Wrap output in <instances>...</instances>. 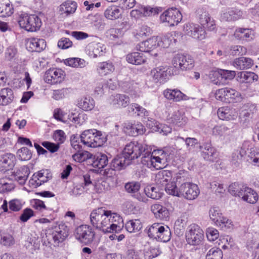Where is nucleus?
<instances>
[{
	"instance_id": "f257e3e1",
	"label": "nucleus",
	"mask_w": 259,
	"mask_h": 259,
	"mask_svg": "<svg viewBox=\"0 0 259 259\" xmlns=\"http://www.w3.org/2000/svg\"><path fill=\"white\" fill-rule=\"evenodd\" d=\"M110 210H105L102 207L95 209L90 213L91 224L96 229L107 233L108 227L110 223Z\"/></svg>"
},
{
	"instance_id": "f03ea898",
	"label": "nucleus",
	"mask_w": 259,
	"mask_h": 259,
	"mask_svg": "<svg viewBox=\"0 0 259 259\" xmlns=\"http://www.w3.org/2000/svg\"><path fill=\"white\" fill-rule=\"evenodd\" d=\"M106 141V139L102 132L96 129L87 130L81 133L82 144L87 147H101Z\"/></svg>"
},
{
	"instance_id": "7ed1b4c3",
	"label": "nucleus",
	"mask_w": 259,
	"mask_h": 259,
	"mask_svg": "<svg viewBox=\"0 0 259 259\" xmlns=\"http://www.w3.org/2000/svg\"><path fill=\"white\" fill-rule=\"evenodd\" d=\"M18 23L21 28L30 32L37 31L42 25L41 20L38 16L26 13L20 16Z\"/></svg>"
},
{
	"instance_id": "20e7f679",
	"label": "nucleus",
	"mask_w": 259,
	"mask_h": 259,
	"mask_svg": "<svg viewBox=\"0 0 259 259\" xmlns=\"http://www.w3.org/2000/svg\"><path fill=\"white\" fill-rule=\"evenodd\" d=\"M146 147V145L137 141H132L125 145L122 152L131 162V160L137 159L141 156L142 157L145 156L144 153L149 151Z\"/></svg>"
},
{
	"instance_id": "39448f33",
	"label": "nucleus",
	"mask_w": 259,
	"mask_h": 259,
	"mask_svg": "<svg viewBox=\"0 0 259 259\" xmlns=\"http://www.w3.org/2000/svg\"><path fill=\"white\" fill-rule=\"evenodd\" d=\"M130 163V162L122 152L117 155L112 160L109 167L104 169V175L107 177H112L113 175H115V170L124 169Z\"/></svg>"
},
{
	"instance_id": "423d86ee",
	"label": "nucleus",
	"mask_w": 259,
	"mask_h": 259,
	"mask_svg": "<svg viewBox=\"0 0 259 259\" xmlns=\"http://www.w3.org/2000/svg\"><path fill=\"white\" fill-rule=\"evenodd\" d=\"M171 64L176 69L182 71L192 69L195 65L193 58L188 54H178L172 59Z\"/></svg>"
},
{
	"instance_id": "0eeeda50",
	"label": "nucleus",
	"mask_w": 259,
	"mask_h": 259,
	"mask_svg": "<svg viewBox=\"0 0 259 259\" xmlns=\"http://www.w3.org/2000/svg\"><path fill=\"white\" fill-rule=\"evenodd\" d=\"M74 235L79 242L87 245L93 242L95 233L90 226L82 225L76 228Z\"/></svg>"
},
{
	"instance_id": "6e6552de",
	"label": "nucleus",
	"mask_w": 259,
	"mask_h": 259,
	"mask_svg": "<svg viewBox=\"0 0 259 259\" xmlns=\"http://www.w3.org/2000/svg\"><path fill=\"white\" fill-rule=\"evenodd\" d=\"M182 15L176 8H171L164 11L160 16V21L169 26L178 25L182 20Z\"/></svg>"
},
{
	"instance_id": "1a4fd4ad",
	"label": "nucleus",
	"mask_w": 259,
	"mask_h": 259,
	"mask_svg": "<svg viewBox=\"0 0 259 259\" xmlns=\"http://www.w3.org/2000/svg\"><path fill=\"white\" fill-rule=\"evenodd\" d=\"M50 235L55 245H58L68 237L69 228L62 222L57 223L50 230Z\"/></svg>"
},
{
	"instance_id": "9d476101",
	"label": "nucleus",
	"mask_w": 259,
	"mask_h": 259,
	"mask_svg": "<svg viewBox=\"0 0 259 259\" xmlns=\"http://www.w3.org/2000/svg\"><path fill=\"white\" fill-rule=\"evenodd\" d=\"M200 193L198 186L192 183H183L179 186L178 197L188 200L196 199Z\"/></svg>"
},
{
	"instance_id": "9b49d317",
	"label": "nucleus",
	"mask_w": 259,
	"mask_h": 259,
	"mask_svg": "<svg viewBox=\"0 0 259 259\" xmlns=\"http://www.w3.org/2000/svg\"><path fill=\"white\" fill-rule=\"evenodd\" d=\"M186 238L189 244L198 245L203 239V231L198 225L192 224L189 226Z\"/></svg>"
},
{
	"instance_id": "f8f14e48",
	"label": "nucleus",
	"mask_w": 259,
	"mask_h": 259,
	"mask_svg": "<svg viewBox=\"0 0 259 259\" xmlns=\"http://www.w3.org/2000/svg\"><path fill=\"white\" fill-rule=\"evenodd\" d=\"M65 76V72L60 68H50L45 72L44 80L49 84H56L62 82Z\"/></svg>"
},
{
	"instance_id": "ddd939ff",
	"label": "nucleus",
	"mask_w": 259,
	"mask_h": 259,
	"mask_svg": "<svg viewBox=\"0 0 259 259\" xmlns=\"http://www.w3.org/2000/svg\"><path fill=\"white\" fill-rule=\"evenodd\" d=\"M52 178L51 171L44 169L34 173L29 181V185L32 188H37L47 183Z\"/></svg>"
},
{
	"instance_id": "4468645a",
	"label": "nucleus",
	"mask_w": 259,
	"mask_h": 259,
	"mask_svg": "<svg viewBox=\"0 0 259 259\" xmlns=\"http://www.w3.org/2000/svg\"><path fill=\"white\" fill-rule=\"evenodd\" d=\"M184 31L187 35L197 40H201L206 37L204 28L197 24H186L184 26Z\"/></svg>"
},
{
	"instance_id": "2eb2a0df",
	"label": "nucleus",
	"mask_w": 259,
	"mask_h": 259,
	"mask_svg": "<svg viewBox=\"0 0 259 259\" xmlns=\"http://www.w3.org/2000/svg\"><path fill=\"white\" fill-rule=\"evenodd\" d=\"M144 155L141 158V163L148 168H155L156 169H161L163 167L162 161L165 160L158 156H153L151 152L147 151L144 153Z\"/></svg>"
},
{
	"instance_id": "dca6fc26",
	"label": "nucleus",
	"mask_w": 259,
	"mask_h": 259,
	"mask_svg": "<svg viewBox=\"0 0 259 259\" xmlns=\"http://www.w3.org/2000/svg\"><path fill=\"white\" fill-rule=\"evenodd\" d=\"M30 204L33 208L43 212L46 216H49L51 220H52L56 218V210L54 208L47 207L43 201L38 199H33L30 200Z\"/></svg>"
},
{
	"instance_id": "f3484780",
	"label": "nucleus",
	"mask_w": 259,
	"mask_h": 259,
	"mask_svg": "<svg viewBox=\"0 0 259 259\" xmlns=\"http://www.w3.org/2000/svg\"><path fill=\"white\" fill-rule=\"evenodd\" d=\"M110 223L108 227L107 233H119L124 227L122 218L117 213H112L109 216Z\"/></svg>"
},
{
	"instance_id": "a211bd4d",
	"label": "nucleus",
	"mask_w": 259,
	"mask_h": 259,
	"mask_svg": "<svg viewBox=\"0 0 259 259\" xmlns=\"http://www.w3.org/2000/svg\"><path fill=\"white\" fill-rule=\"evenodd\" d=\"M236 72L234 71L220 69L218 71H212L210 74V77L213 83L218 84L220 83L221 80H231L235 76Z\"/></svg>"
},
{
	"instance_id": "6ab92c4d",
	"label": "nucleus",
	"mask_w": 259,
	"mask_h": 259,
	"mask_svg": "<svg viewBox=\"0 0 259 259\" xmlns=\"http://www.w3.org/2000/svg\"><path fill=\"white\" fill-rule=\"evenodd\" d=\"M160 40L159 36H153L139 43L136 48L141 52H150L160 46Z\"/></svg>"
},
{
	"instance_id": "aec40b11",
	"label": "nucleus",
	"mask_w": 259,
	"mask_h": 259,
	"mask_svg": "<svg viewBox=\"0 0 259 259\" xmlns=\"http://www.w3.org/2000/svg\"><path fill=\"white\" fill-rule=\"evenodd\" d=\"M201 149V156L205 160L213 162L218 157V153L215 148L212 146L210 143H205L202 146H200Z\"/></svg>"
},
{
	"instance_id": "412c9836",
	"label": "nucleus",
	"mask_w": 259,
	"mask_h": 259,
	"mask_svg": "<svg viewBox=\"0 0 259 259\" xmlns=\"http://www.w3.org/2000/svg\"><path fill=\"white\" fill-rule=\"evenodd\" d=\"M109 103L114 108H125L130 104V99L125 95L117 94L110 97Z\"/></svg>"
},
{
	"instance_id": "4be33fe9",
	"label": "nucleus",
	"mask_w": 259,
	"mask_h": 259,
	"mask_svg": "<svg viewBox=\"0 0 259 259\" xmlns=\"http://www.w3.org/2000/svg\"><path fill=\"white\" fill-rule=\"evenodd\" d=\"M162 11L160 7L152 8L150 6L141 7L139 9L133 10L131 12V16H152L157 15Z\"/></svg>"
},
{
	"instance_id": "5701e85b",
	"label": "nucleus",
	"mask_w": 259,
	"mask_h": 259,
	"mask_svg": "<svg viewBox=\"0 0 259 259\" xmlns=\"http://www.w3.org/2000/svg\"><path fill=\"white\" fill-rule=\"evenodd\" d=\"M209 216L210 220L217 226H226L228 219L223 215L220 209L218 207H211L209 210Z\"/></svg>"
},
{
	"instance_id": "b1692460",
	"label": "nucleus",
	"mask_w": 259,
	"mask_h": 259,
	"mask_svg": "<svg viewBox=\"0 0 259 259\" xmlns=\"http://www.w3.org/2000/svg\"><path fill=\"white\" fill-rule=\"evenodd\" d=\"M88 160L93 167L102 169L107 165L108 158L105 154L98 153L94 155L91 154Z\"/></svg>"
},
{
	"instance_id": "393cba45",
	"label": "nucleus",
	"mask_w": 259,
	"mask_h": 259,
	"mask_svg": "<svg viewBox=\"0 0 259 259\" xmlns=\"http://www.w3.org/2000/svg\"><path fill=\"white\" fill-rule=\"evenodd\" d=\"M243 15V12L235 8H230L223 11L221 14L222 21H232L240 19Z\"/></svg>"
},
{
	"instance_id": "a878e982",
	"label": "nucleus",
	"mask_w": 259,
	"mask_h": 259,
	"mask_svg": "<svg viewBox=\"0 0 259 259\" xmlns=\"http://www.w3.org/2000/svg\"><path fill=\"white\" fill-rule=\"evenodd\" d=\"M30 174V169L27 166H23L12 172V179H14L20 185H24Z\"/></svg>"
},
{
	"instance_id": "bb28decb",
	"label": "nucleus",
	"mask_w": 259,
	"mask_h": 259,
	"mask_svg": "<svg viewBox=\"0 0 259 259\" xmlns=\"http://www.w3.org/2000/svg\"><path fill=\"white\" fill-rule=\"evenodd\" d=\"M217 114L219 118L223 120L234 119L237 116V112L236 109L228 106L219 108Z\"/></svg>"
},
{
	"instance_id": "cd10ccee",
	"label": "nucleus",
	"mask_w": 259,
	"mask_h": 259,
	"mask_svg": "<svg viewBox=\"0 0 259 259\" xmlns=\"http://www.w3.org/2000/svg\"><path fill=\"white\" fill-rule=\"evenodd\" d=\"M240 192V195L242 199L249 203H256L258 199V195L256 192L251 188L245 186Z\"/></svg>"
},
{
	"instance_id": "c85d7f7f",
	"label": "nucleus",
	"mask_w": 259,
	"mask_h": 259,
	"mask_svg": "<svg viewBox=\"0 0 259 259\" xmlns=\"http://www.w3.org/2000/svg\"><path fill=\"white\" fill-rule=\"evenodd\" d=\"M125 132L130 136L136 137L142 135L146 131L144 125L140 122L132 123L131 122L125 123L124 126Z\"/></svg>"
},
{
	"instance_id": "c756f323",
	"label": "nucleus",
	"mask_w": 259,
	"mask_h": 259,
	"mask_svg": "<svg viewBox=\"0 0 259 259\" xmlns=\"http://www.w3.org/2000/svg\"><path fill=\"white\" fill-rule=\"evenodd\" d=\"M167 67L159 66L151 71V74L155 82L164 83L168 79Z\"/></svg>"
},
{
	"instance_id": "7c9ffc66",
	"label": "nucleus",
	"mask_w": 259,
	"mask_h": 259,
	"mask_svg": "<svg viewBox=\"0 0 259 259\" xmlns=\"http://www.w3.org/2000/svg\"><path fill=\"white\" fill-rule=\"evenodd\" d=\"M27 47L31 52H40L46 48V41L44 39L31 38L27 42Z\"/></svg>"
},
{
	"instance_id": "2f4dec72",
	"label": "nucleus",
	"mask_w": 259,
	"mask_h": 259,
	"mask_svg": "<svg viewBox=\"0 0 259 259\" xmlns=\"http://www.w3.org/2000/svg\"><path fill=\"white\" fill-rule=\"evenodd\" d=\"M234 36L239 40L249 41L253 39V31L251 29L238 27L234 31Z\"/></svg>"
},
{
	"instance_id": "473e14b6",
	"label": "nucleus",
	"mask_w": 259,
	"mask_h": 259,
	"mask_svg": "<svg viewBox=\"0 0 259 259\" xmlns=\"http://www.w3.org/2000/svg\"><path fill=\"white\" fill-rule=\"evenodd\" d=\"M141 188L140 184L138 182H131L127 183L124 185L125 191L131 194H133V196L137 198L138 200L142 202H145L146 198L142 196L138 193Z\"/></svg>"
},
{
	"instance_id": "72a5a7b5",
	"label": "nucleus",
	"mask_w": 259,
	"mask_h": 259,
	"mask_svg": "<svg viewBox=\"0 0 259 259\" xmlns=\"http://www.w3.org/2000/svg\"><path fill=\"white\" fill-rule=\"evenodd\" d=\"M199 22L202 27H205L208 31H213L216 28L214 20L207 12H203L199 15Z\"/></svg>"
},
{
	"instance_id": "f704fd0d",
	"label": "nucleus",
	"mask_w": 259,
	"mask_h": 259,
	"mask_svg": "<svg viewBox=\"0 0 259 259\" xmlns=\"http://www.w3.org/2000/svg\"><path fill=\"white\" fill-rule=\"evenodd\" d=\"M97 72L100 76L111 74L115 70L113 64L110 61L99 62L97 65Z\"/></svg>"
},
{
	"instance_id": "c9c22d12",
	"label": "nucleus",
	"mask_w": 259,
	"mask_h": 259,
	"mask_svg": "<svg viewBox=\"0 0 259 259\" xmlns=\"http://www.w3.org/2000/svg\"><path fill=\"white\" fill-rule=\"evenodd\" d=\"M151 210L156 219L166 220L169 218L168 210L165 207L159 204H154L151 206Z\"/></svg>"
},
{
	"instance_id": "e433bc0d",
	"label": "nucleus",
	"mask_w": 259,
	"mask_h": 259,
	"mask_svg": "<svg viewBox=\"0 0 259 259\" xmlns=\"http://www.w3.org/2000/svg\"><path fill=\"white\" fill-rule=\"evenodd\" d=\"M14 99L13 91L9 88L2 89L0 91V105L7 106L11 103Z\"/></svg>"
},
{
	"instance_id": "4c0bfd02",
	"label": "nucleus",
	"mask_w": 259,
	"mask_h": 259,
	"mask_svg": "<svg viewBox=\"0 0 259 259\" xmlns=\"http://www.w3.org/2000/svg\"><path fill=\"white\" fill-rule=\"evenodd\" d=\"M128 111L133 116L146 118L149 116V112L137 103H132L128 107Z\"/></svg>"
},
{
	"instance_id": "58836bf2",
	"label": "nucleus",
	"mask_w": 259,
	"mask_h": 259,
	"mask_svg": "<svg viewBox=\"0 0 259 259\" xmlns=\"http://www.w3.org/2000/svg\"><path fill=\"white\" fill-rule=\"evenodd\" d=\"M167 120L169 123L178 126H181L186 122L184 113L180 110L174 111L171 115L168 116Z\"/></svg>"
},
{
	"instance_id": "ea45409f",
	"label": "nucleus",
	"mask_w": 259,
	"mask_h": 259,
	"mask_svg": "<svg viewBox=\"0 0 259 259\" xmlns=\"http://www.w3.org/2000/svg\"><path fill=\"white\" fill-rule=\"evenodd\" d=\"M0 162L2 166L7 170L12 169L15 166L16 162V158L14 154L8 153L1 156Z\"/></svg>"
},
{
	"instance_id": "a19ab883",
	"label": "nucleus",
	"mask_w": 259,
	"mask_h": 259,
	"mask_svg": "<svg viewBox=\"0 0 259 259\" xmlns=\"http://www.w3.org/2000/svg\"><path fill=\"white\" fill-rule=\"evenodd\" d=\"M14 13V7L9 0H0V17L11 16Z\"/></svg>"
},
{
	"instance_id": "79ce46f5",
	"label": "nucleus",
	"mask_w": 259,
	"mask_h": 259,
	"mask_svg": "<svg viewBox=\"0 0 259 259\" xmlns=\"http://www.w3.org/2000/svg\"><path fill=\"white\" fill-rule=\"evenodd\" d=\"M253 64V61L251 59L243 57L236 59L233 62L234 67L239 70L249 69Z\"/></svg>"
},
{
	"instance_id": "37998d69",
	"label": "nucleus",
	"mask_w": 259,
	"mask_h": 259,
	"mask_svg": "<svg viewBox=\"0 0 259 259\" xmlns=\"http://www.w3.org/2000/svg\"><path fill=\"white\" fill-rule=\"evenodd\" d=\"M164 96L168 100H172L174 101H180L185 99L186 96L178 89H166L163 91Z\"/></svg>"
},
{
	"instance_id": "c03bdc74",
	"label": "nucleus",
	"mask_w": 259,
	"mask_h": 259,
	"mask_svg": "<svg viewBox=\"0 0 259 259\" xmlns=\"http://www.w3.org/2000/svg\"><path fill=\"white\" fill-rule=\"evenodd\" d=\"M126 61L131 64L136 65L143 64L146 61V59L142 53L133 52L127 54L126 56Z\"/></svg>"
},
{
	"instance_id": "a18cd8bd",
	"label": "nucleus",
	"mask_w": 259,
	"mask_h": 259,
	"mask_svg": "<svg viewBox=\"0 0 259 259\" xmlns=\"http://www.w3.org/2000/svg\"><path fill=\"white\" fill-rule=\"evenodd\" d=\"M172 178L171 172L167 170L159 171L156 175L155 181L158 185L164 187Z\"/></svg>"
},
{
	"instance_id": "49530a36",
	"label": "nucleus",
	"mask_w": 259,
	"mask_h": 259,
	"mask_svg": "<svg viewBox=\"0 0 259 259\" xmlns=\"http://www.w3.org/2000/svg\"><path fill=\"white\" fill-rule=\"evenodd\" d=\"M122 15L121 9L116 6H111L108 7L104 12L105 17L111 20L118 19Z\"/></svg>"
},
{
	"instance_id": "de8ad7c7",
	"label": "nucleus",
	"mask_w": 259,
	"mask_h": 259,
	"mask_svg": "<svg viewBox=\"0 0 259 259\" xmlns=\"http://www.w3.org/2000/svg\"><path fill=\"white\" fill-rule=\"evenodd\" d=\"M77 3L74 1H66L60 6L61 14L68 16L74 13L77 8Z\"/></svg>"
},
{
	"instance_id": "09e8293b",
	"label": "nucleus",
	"mask_w": 259,
	"mask_h": 259,
	"mask_svg": "<svg viewBox=\"0 0 259 259\" xmlns=\"http://www.w3.org/2000/svg\"><path fill=\"white\" fill-rule=\"evenodd\" d=\"M151 28L146 25H138L133 31L134 36L137 38L149 35L151 33Z\"/></svg>"
},
{
	"instance_id": "8fccbe9b",
	"label": "nucleus",
	"mask_w": 259,
	"mask_h": 259,
	"mask_svg": "<svg viewBox=\"0 0 259 259\" xmlns=\"http://www.w3.org/2000/svg\"><path fill=\"white\" fill-rule=\"evenodd\" d=\"M163 225L159 223H154L150 226L147 230L148 236L157 240L159 233L164 230V228H162Z\"/></svg>"
},
{
	"instance_id": "3c124183",
	"label": "nucleus",
	"mask_w": 259,
	"mask_h": 259,
	"mask_svg": "<svg viewBox=\"0 0 259 259\" xmlns=\"http://www.w3.org/2000/svg\"><path fill=\"white\" fill-rule=\"evenodd\" d=\"M78 106L83 110L91 111L95 107V101L91 97H84L78 102Z\"/></svg>"
},
{
	"instance_id": "603ef678",
	"label": "nucleus",
	"mask_w": 259,
	"mask_h": 259,
	"mask_svg": "<svg viewBox=\"0 0 259 259\" xmlns=\"http://www.w3.org/2000/svg\"><path fill=\"white\" fill-rule=\"evenodd\" d=\"M241 94L234 89L227 88L226 101L229 102H238L241 100Z\"/></svg>"
},
{
	"instance_id": "864d4df0",
	"label": "nucleus",
	"mask_w": 259,
	"mask_h": 259,
	"mask_svg": "<svg viewBox=\"0 0 259 259\" xmlns=\"http://www.w3.org/2000/svg\"><path fill=\"white\" fill-rule=\"evenodd\" d=\"M256 108L255 104L251 103H247L244 104L242 107V110L240 113L241 116L245 118L246 119L247 118H249L251 115L256 112Z\"/></svg>"
},
{
	"instance_id": "5fc2aeb1",
	"label": "nucleus",
	"mask_w": 259,
	"mask_h": 259,
	"mask_svg": "<svg viewBox=\"0 0 259 259\" xmlns=\"http://www.w3.org/2000/svg\"><path fill=\"white\" fill-rule=\"evenodd\" d=\"M144 192L147 197L153 199H159L162 196V193L154 187H147L145 188Z\"/></svg>"
},
{
	"instance_id": "6e6d98bb",
	"label": "nucleus",
	"mask_w": 259,
	"mask_h": 259,
	"mask_svg": "<svg viewBox=\"0 0 259 259\" xmlns=\"http://www.w3.org/2000/svg\"><path fill=\"white\" fill-rule=\"evenodd\" d=\"M126 230L130 233L135 232L139 231L142 225L139 220H130L125 223Z\"/></svg>"
},
{
	"instance_id": "4d7b16f0",
	"label": "nucleus",
	"mask_w": 259,
	"mask_h": 259,
	"mask_svg": "<svg viewBox=\"0 0 259 259\" xmlns=\"http://www.w3.org/2000/svg\"><path fill=\"white\" fill-rule=\"evenodd\" d=\"M15 243V240L12 235L4 233L0 230V244L6 246H10Z\"/></svg>"
},
{
	"instance_id": "13d9d810",
	"label": "nucleus",
	"mask_w": 259,
	"mask_h": 259,
	"mask_svg": "<svg viewBox=\"0 0 259 259\" xmlns=\"http://www.w3.org/2000/svg\"><path fill=\"white\" fill-rule=\"evenodd\" d=\"M79 184L81 187L83 189L88 190L90 186H93L91 179V176L89 173L79 176Z\"/></svg>"
},
{
	"instance_id": "bf43d9fd",
	"label": "nucleus",
	"mask_w": 259,
	"mask_h": 259,
	"mask_svg": "<svg viewBox=\"0 0 259 259\" xmlns=\"http://www.w3.org/2000/svg\"><path fill=\"white\" fill-rule=\"evenodd\" d=\"M162 228L164 230L159 233V236L157 239V241L163 242L169 241L171 238V231L169 227L167 225H163Z\"/></svg>"
},
{
	"instance_id": "052dcab7",
	"label": "nucleus",
	"mask_w": 259,
	"mask_h": 259,
	"mask_svg": "<svg viewBox=\"0 0 259 259\" xmlns=\"http://www.w3.org/2000/svg\"><path fill=\"white\" fill-rule=\"evenodd\" d=\"M70 143L72 147L79 152L81 149V134L80 135L75 134L72 135L70 138Z\"/></svg>"
},
{
	"instance_id": "680f3d73",
	"label": "nucleus",
	"mask_w": 259,
	"mask_h": 259,
	"mask_svg": "<svg viewBox=\"0 0 259 259\" xmlns=\"http://www.w3.org/2000/svg\"><path fill=\"white\" fill-rule=\"evenodd\" d=\"M176 183L178 185H181L183 183H188L187 181L189 180L188 171L185 170H180L176 174L175 177Z\"/></svg>"
},
{
	"instance_id": "e2e57ef3",
	"label": "nucleus",
	"mask_w": 259,
	"mask_h": 259,
	"mask_svg": "<svg viewBox=\"0 0 259 259\" xmlns=\"http://www.w3.org/2000/svg\"><path fill=\"white\" fill-rule=\"evenodd\" d=\"M223 253L219 248H212L207 253L205 259H222Z\"/></svg>"
},
{
	"instance_id": "0e129e2a",
	"label": "nucleus",
	"mask_w": 259,
	"mask_h": 259,
	"mask_svg": "<svg viewBox=\"0 0 259 259\" xmlns=\"http://www.w3.org/2000/svg\"><path fill=\"white\" fill-rule=\"evenodd\" d=\"M17 155L20 160L26 161L32 157V152L26 147H22L17 151Z\"/></svg>"
},
{
	"instance_id": "69168bd1",
	"label": "nucleus",
	"mask_w": 259,
	"mask_h": 259,
	"mask_svg": "<svg viewBox=\"0 0 259 259\" xmlns=\"http://www.w3.org/2000/svg\"><path fill=\"white\" fill-rule=\"evenodd\" d=\"M177 185H178L176 182H171L167 183L164 187L165 191L168 194L178 197L179 187L178 188Z\"/></svg>"
},
{
	"instance_id": "338daca9",
	"label": "nucleus",
	"mask_w": 259,
	"mask_h": 259,
	"mask_svg": "<svg viewBox=\"0 0 259 259\" xmlns=\"http://www.w3.org/2000/svg\"><path fill=\"white\" fill-rule=\"evenodd\" d=\"M229 132L230 128L225 125H216L212 130V134L214 136H225Z\"/></svg>"
},
{
	"instance_id": "774afa93",
	"label": "nucleus",
	"mask_w": 259,
	"mask_h": 259,
	"mask_svg": "<svg viewBox=\"0 0 259 259\" xmlns=\"http://www.w3.org/2000/svg\"><path fill=\"white\" fill-rule=\"evenodd\" d=\"M250 159L254 166L259 167V149L256 147L250 148Z\"/></svg>"
}]
</instances>
